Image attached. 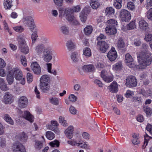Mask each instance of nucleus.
<instances>
[{"mask_svg":"<svg viewBox=\"0 0 152 152\" xmlns=\"http://www.w3.org/2000/svg\"><path fill=\"white\" fill-rule=\"evenodd\" d=\"M77 99L76 96L73 94L70 95L69 97V99L70 101L73 102H76L77 101Z\"/></svg>","mask_w":152,"mask_h":152,"instance_id":"obj_54","label":"nucleus"},{"mask_svg":"<svg viewBox=\"0 0 152 152\" xmlns=\"http://www.w3.org/2000/svg\"><path fill=\"white\" fill-rule=\"evenodd\" d=\"M46 136L47 139L51 140L54 138L55 135L53 132L48 131L46 132Z\"/></svg>","mask_w":152,"mask_h":152,"instance_id":"obj_35","label":"nucleus"},{"mask_svg":"<svg viewBox=\"0 0 152 152\" xmlns=\"http://www.w3.org/2000/svg\"><path fill=\"white\" fill-rule=\"evenodd\" d=\"M83 70L86 72H91L93 71L95 67L93 65L89 64L83 66L82 68Z\"/></svg>","mask_w":152,"mask_h":152,"instance_id":"obj_25","label":"nucleus"},{"mask_svg":"<svg viewBox=\"0 0 152 152\" xmlns=\"http://www.w3.org/2000/svg\"><path fill=\"white\" fill-rule=\"evenodd\" d=\"M77 146H80V147L81 148L86 149H89L90 147V146L88 144V142H86L78 143L77 144Z\"/></svg>","mask_w":152,"mask_h":152,"instance_id":"obj_29","label":"nucleus"},{"mask_svg":"<svg viewBox=\"0 0 152 152\" xmlns=\"http://www.w3.org/2000/svg\"><path fill=\"white\" fill-rule=\"evenodd\" d=\"M20 61L24 67L27 65V60L26 57L23 56H21L20 57Z\"/></svg>","mask_w":152,"mask_h":152,"instance_id":"obj_50","label":"nucleus"},{"mask_svg":"<svg viewBox=\"0 0 152 152\" xmlns=\"http://www.w3.org/2000/svg\"><path fill=\"white\" fill-rule=\"evenodd\" d=\"M119 16L123 21L127 22L129 21L131 18L130 12L125 9H122L120 10Z\"/></svg>","mask_w":152,"mask_h":152,"instance_id":"obj_6","label":"nucleus"},{"mask_svg":"<svg viewBox=\"0 0 152 152\" xmlns=\"http://www.w3.org/2000/svg\"><path fill=\"white\" fill-rule=\"evenodd\" d=\"M12 149L13 152H26L24 146L18 142H15L13 143Z\"/></svg>","mask_w":152,"mask_h":152,"instance_id":"obj_8","label":"nucleus"},{"mask_svg":"<svg viewBox=\"0 0 152 152\" xmlns=\"http://www.w3.org/2000/svg\"><path fill=\"white\" fill-rule=\"evenodd\" d=\"M122 63L121 61L117 62L113 66V69L115 71L120 70L122 69Z\"/></svg>","mask_w":152,"mask_h":152,"instance_id":"obj_28","label":"nucleus"},{"mask_svg":"<svg viewBox=\"0 0 152 152\" xmlns=\"http://www.w3.org/2000/svg\"><path fill=\"white\" fill-rule=\"evenodd\" d=\"M60 142L57 140H55L50 142L49 145L52 147H58L59 146Z\"/></svg>","mask_w":152,"mask_h":152,"instance_id":"obj_44","label":"nucleus"},{"mask_svg":"<svg viewBox=\"0 0 152 152\" xmlns=\"http://www.w3.org/2000/svg\"><path fill=\"white\" fill-rule=\"evenodd\" d=\"M80 18L81 21L83 22H85L87 18L86 14L83 11H82L80 13Z\"/></svg>","mask_w":152,"mask_h":152,"instance_id":"obj_48","label":"nucleus"},{"mask_svg":"<svg viewBox=\"0 0 152 152\" xmlns=\"http://www.w3.org/2000/svg\"><path fill=\"white\" fill-rule=\"evenodd\" d=\"M61 32L63 34H67L69 33V28L66 25L63 26L60 28Z\"/></svg>","mask_w":152,"mask_h":152,"instance_id":"obj_32","label":"nucleus"},{"mask_svg":"<svg viewBox=\"0 0 152 152\" xmlns=\"http://www.w3.org/2000/svg\"><path fill=\"white\" fill-rule=\"evenodd\" d=\"M4 5L5 9H8L12 6L11 0H4Z\"/></svg>","mask_w":152,"mask_h":152,"instance_id":"obj_34","label":"nucleus"},{"mask_svg":"<svg viewBox=\"0 0 152 152\" xmlns=\"http://www.w3.org/2000/svg\"><path fill=\"white\" fill-rule=\"evenodd\" d=\"M139 93L145 97H148V93L147 90L146 91L144 89H141L139 91Z\"/></svg>","mask_w":152,"mask_h":152,"instance_id":"obj_58","label":"nucleus"},{"mask_svg":"<svg viewBox=\"0 0 152 152\" xmlns=\"http://www.w3.org/2000/svg\"><path fill=\"white\" fill-rule=\"evenodd\" d=\"M83 54L86 56L90 57L91 55V52L90 48H85L83 50Z\"/></svg>","mask_w":152,"mask_h":152,"instance_id":"obj_41","label":"nucleus"},{"mask_svg":"<svg viewBox=\"0 0 152 152\" xmlns=\"http://www.w3.org/2000/svg\"><path fill=\"white\" fill-rule=\"evenodd\" d=\"M116 20L113 19H110L107 21V26L105 28L107 33L109 35H113L116 33V26L117 25Z\"/></svg>","mask_w":152,"mask_h":152,"instance_id":"obj_3","label":"nucleus"},{"mask_svg":"<svg viewBox=\"0 0 152 152\" xmlns=\"http://www.w3.org/2000/svg\"><path fill=\"white\" fill-rule=\"evenodd\" d=\"M147 17L148 19L152 20V8H151L148 12Z\"/></svg>","mask_w":152,"mask_h":152,"instance_id":"obj_64","label":"nucleus"},{"mask_svg":"<svg viewBox=\"0 0 152 152\" xmlns=\"http://www.w3.org/2000/svg\"><path fill=\"white\" fill-rule=\"evenodd\" d=\"M33 76L30 73H28L27 75V82L28 83H31L33 81Z\"/></svg>","mask_w":152,"mask_h":152,"instance_id":"obj_55","label":"nucleus"},{"mask_svg":"<svg viewBox=\"0 0 152 152\" xmlns=\"http://www.w3.org/2000/svg\"><path fill=\"white\" fill-rule=\"evenodd\" d=\"M144 137L145 140L144 142V145H145V146H146L148 144V143L149 140L150 139H152V137H149L147 134L145 135Z\"/></svg>","mask_w":152,"mask_h":152,"instance_id":"obj_52","label":"nucleus"},{"mask_svg":"<svg viewBox=\"0 0 152 152\" xmlns=\"http://www.w3.org/2000/svg\"><path fill=\"white\" fill-rule=\"evenodd\" d=\"M12 70L14 76L17 80L19 81V83L24 85L25 83L24 77L23 76L22 72L17 67H14L11 66Z\"/></svg>","mask_w":152,"mask_h":152,"instance_id":"obj_4","label":"nucleus"},{"mask_svg":"<svg viewBox=\"0 0 152 152\" xmlns=\"http://www.w3.org/2000/svg\"><path fill=\"white\" fill-rule=\"evenodd\" d=\"M28 100L26 96H21L18 99V106L20 108H26L28 106Z\"/></svg>","mask_w":152,"mask_h":152,"instance_id":"obj_14","label":"nucleus"},{"mask_svg":"<svg viewBox=\"0 0 152 152\" xmlns=\"http://www.w3.org/2000/svg\"><path fill=\"white\" fill-rule=\"evenodd\" d=\"M93 30V28L90 25H89L85 28L84 29V33L86 35H88L91 34Z\"/></svg>","mask_w":152,"mask_h":152,"instance_id":"obj_36","label":"nucleus"},{"mask_svg":"<svg viewBox=\"0 0 152 152\" xmlns=\"http://www.w3.org/2000/svg\"><path fill=\"white\" fill-rule=\"evenodd\" d=\"M68 144L72 146H75V145L77 146L78 143H77V141L74 140H70L67 142Z\"/></svg>","mask_w":152,"mask_h":152,"instance_id":"obj_60","label":"nucleus"},{"mask_svg":"<svg viewBox=\"0 0 152 152\" xmlns=\"http://www.w3.org/2000/svg\"><path fill=\"white\" fill-rule=\"evenodd\" d=\"M126 84L130 87H135L137 84V79L134 76H129L126 79Z\"/></svg>","mask_w":152,"mask_h":152,"instance_id":"obj_11","label":"nucleus"},{"mask_svg":"<svg viewBox=\"0 0 152 152\" xmlns=\"http://www.w3.org/2000/svg\"><path fill=\"white\" fill-rule=\"evenodd\" d=\"M109 60L111 61H115L117 57V54L115 48H111L109 51L107 55Z\"/></svg>","mask_w":152,"mask_h":152,"instance_id":"obj_16","label":"nucleus"},{"mask_svg":"<svg viewBox=\"0 0 152 152\" xmlns=\"http://www.w3.org/2000/svg\"><path fill=\"white\" fill-rule=\"evenodd\" d=\"M59 125V124L56 121H51L50 125L48 124L47 125L48 129L50 130H53L55 128Z\"/></svg>","mask_w":152,"mask_h":152,"instance_id":"obj_26","label":"nucleus"},{"mask_svg":"<svg viewBox=\"0 0 152 152\" xmlns=\"http://www.w3.org/2000/svg\"><path fill=\"white\" fill-rule=\"evenodd\" d=\"M24 25L27 26L32 31L35 28L34 20L31 16H24L22 20Z\"/></svg>","mask_w":152,"mask_h":152,"instance_id":"obj_5","label":"nucleus"},{"mask_svg":"<svg viewBox=\"0 0 152 152\" xmlns=\"http://www.w3.org/2000/svg\"><path fill=\"white\" fill-rule=\"evenodd\" d=\"M127 7L129 10L132 11L134 10L135 8L134 4L132 2H129L127 3Z\"/></svg>","mask_w":152,"mask_h":152,"instance_id":"obj_49","label":"nucleus"},{"mask_svg":"<svg viewBox=\"0 0 152 152\" xmlns=\"http://www.w3.org/2000/svg\"><path fill=\"white\" fill-rule=\"evenodd\" d=\"M117 45L118 48H124L125 47V43L122 38H120L118 39L117 43Z\"/></svg>","mask_w":152,"mask_h":152,"instance_id":"obj_42","label":"nucleus"},{"mask_svg":"<svg viewBox=\"0 0 152 152\" xmlns=\"http://www.w3.org/2000/svg\"><path fill=\"white\" fill-rule=\"evenodd\" d=\"M6 146V141L4 139L0 138V147L3 148Z\"/></svg>","mask_w":152,"mask_h":152,"instance_id":"obj_59","label":"nucleus"},{"mask_svg":"<svg viewBox=\"0 0 152 152\" xmlns=\"http://www.w3.org/2000/svg\"><path fill=\"white\" fill-rule=\"evenodd\" d=\"M134 92L129 90H128L125 94V96L127 97H130L131 96L134 95Z\"/></svg>","mask_w":152,"mask_h":152,"instance_id":"obj_63","label":"nucleus"},{"mask_svg":"<svg viewBox=\"0 0 152 152\" xmlns=\"http://www.w3.org/2000/svg\"><path fill=\"white\" fill-rule=\"evenodd\" d=\"M40 42L41 43H42L43 44H40L39 45L40 48H42L44 47V44L47 43L49 41V39L44 36H41L40 37Z\"/></svg>","mask_w":152,"mask_h":152,"instance_id":"obj_31","label":"nucleus"},{"mask_svg":"<svg viewBox=\"0 0 152 152\" xmlns=\"http://www.w3.org/2000/svg\"><path fill=\"white\" fill-rule=\"evenodd\" d=\"M32 70L35 74H38V63L37 62L32 63L31 65Z\"/></svg>","mask_w":152,"mask_h":152,"instance_id":"obj_27","label":"nucleus"},{"mask_svg":"<svg viewBox=\"0 0 152 152\" xmlns=\"http://www.w3.org/2000/svg\"><path fill=\"white\" fill-rule=\"evenodd\" d=\"M74 129L72 126H69L64 131V134L69 139H71L73 136Z\"/></svg>","mask_w":152,"mask_h":152,"instance_id":"obj_17","label":"nucleus"},{"mask_svg":"<svg viewBox=\"0 0 152 152\" xmlns=\"http://www.w3.org/2000/svg\"><path fill=\"white\" fill-rule=\"evenodd\" d=\"M133 59L132 56L129 53L126 54L125 57V61L126 64L131 68H133L134 66V64L132 63Z\"/></svg>","mask_w":152,"mask_h":152,"instance_id":"obj_18","label":"nucleus"},{"mask_svg":"<svg viewBox=\"0 0 152 152\" xmlns=\"http://www.w3.org/2000/svg\"><path fill=\"white\" fill-rule=\"evenodd\" d=\"M0 88L2 90L4 91H7L9 89V88L7 87L5 82L0 86Z\"/></svg>","mask_w":152,"mask_h":152,"instance_id":"obj_57","label":"nucleus"},{"mask_svg":"<svg viewBox=\"0 0 152 152\" xmlns=\"http://www.w3.org/2000/svg\"><path fill=\"white\" fill-rule=\"evenodd\" d=\"M18 110L19 115L20 117L24 118L31 123L33 122L34 117L29 111H25L23 112L19 109H18Z\"/></svg>","mask_w":152,"mask_h":152,"instance_id":"obj_7","label":"nucleus"},{"mask_svg":"<svg viewBox=\"0 0 152 152\" xmlns=\"http://www.w3.org/2000/svg\"><path fill=\"white\" fill-rule=\"evenodd\" d=\"M70 57L73 62H77L80 59L79 53L77 52H74L72 53Z\"/></svg>","mask_w":152,"mask_h":152,"instance_id":"obj_23","label":"nucleus"},{"mask_svg":"<svg viewBox=\"0 0 152 152\" xmlns=\"http://www.w3.org/2000/svg\"><path fill=\"white\" fill-rule=\"evenodd\" d=\"M59 123L63 126L66 127L68 126L67 123L64 117L61 116L59 117Z\"/></svg>","mask_w":152,"mask_h":152,"instance_id":"obj_40","label":"nucleus"},{"mask_svg":"<svg viewBox=\"0 0 152 152\" xmlns=\"http://www.w3.org/2000/svg\"><path fill=\"white\" fill-rule=\"evenodd\" d=\"M11 66H7V74L6 77V80L9 85H11L14 81V75L12 70H11Z\"/></svg>","mask_w":152,"mask_h":152,"instance_id":"obj_10","label":"nucleus"},{"mask_svg":"<svg viewBox=\"0 0 152 152\" xmlns=\"http://www.w3.org/2000/svg\"><path fill=\"white\" fill-rule=\"evenodd\" d=\"M114 10L112 7H107L105 10V13L106 15H108L113 14L114 13Z\"/></svg>","mask_w":152,"mask_h":152,"instance_id":"obj_39","label":"nucleus"},{"mask_svg":"<svg viewBox=\"0 0 152 152\" xmlns=\"http://www.w3.org/2000/svg\"><path fill=\"white\" fill-rule=\"evenodd\" d=\"M41 140L39 141V152H47L49 149L48 147H46L43 148L45 144V139L43 136H40L39 139Z\"/></svg>","mask_w":152,"mask_h":152,"instance_id":"obj_15","label":"nucleus"},{"mask_svg":"<svg viewBox=\"0 0 152 152\" xmlns=\"http://www.w3.org/2000/svg\"><path fill=\"white\" fill-rule=\"evenodd\" d=\"M66 18L69 22L70 23L75 25H77L78 23V22L75 17L72 15H67Z\"/></svg>","mask_w":152,"mask_h":152,"instance_id":"obj_22","label":"nucleus"},{"mask_svg":"<svg viewBox=\"0 0 152 152\" xmlns=\"http://www.w3.org/2000/svg\"><path fill=\"white\" fill-rule=\"evenodd\" d=\"M13 97L9 92L6 93L3 97V101L6 104H11L13 102Z\"/></svg>","mask_w":152,"mask_h":152,"instance_id":"obj_19","label":"nucleus"},{"mask_svg":"<svg viewBox=\"0 0 152 152\" xmlns=\"http://www.w3.org/2000/svg\"><path fill=\"white\" fill-rule=\"evenodd\" d=\"M4 68H0V76L4 77L6 75V72Z\"/></svg>","mask_w":152,"mask_h":152,"instance_id":"obj_61","label":"nucleus"},{"mask_svg":"<svg viewBox=\"0 0 152 152\" xmlns=\"http://www.w3.org/2000/svg\"><path fill=\"white\" fill-rule=\"evenodd\" d=\"M136 27L135 22L134 21H131L130 23L126 26L128 29L131 30L134 29Z\"/></svg>","mask_w":152,"mask_h":152,"instance_id":"obj_47","label":"nucleus"},{"mask_svg":"<svg viewBox=\"0 0 152 152\" xmlns=\"http://www.w3.org/2000/svg\"><path fill=\"white\" fill-rule=\"evenodd\" d=\"M16 138L17 140H19L21 142H26L28 138L27 135L24 132H22L17 135Z\"/></svg>","mask_w":152,"mask_h":152,"instance_id":"obj_21","label":"nucleus"},{"mask_svg":"<svg viewBox=\"0 0 152 152\" xmlns=\"http://www.w3.org/2000/svg\"><path fill=\"white\" fill-rule=\"evenodd\" d=\"M107 71L105 70H102L101 73V76L103 80L107 83H110L113 80L114 76L113 75H107Z\"/></svg>","mask_w":152,"mask_h":152,"instance_id":"obj_12","label":"nucleus"},{"mask_svg":"<svg viewBox=\"0 0 152 152\" xmlns=\"http://www.w3.org/2000/svg\"><path fill=\"white\" fill-rule=\"evenodd\" d=\"M66 45L67 48H74L76 47L75 44L71 40L68 41Z\"/></svg>","mask_w":152,"mask_h":152,"instance_id":"obj_53","label":"nucleus"},{"mask_svg":"<svg viewBox=\"0 0 152 152\" xmlns=\"http://www.w3.org/2000/svg\"><path fill=\"white\" fill-rule=\"evenodd\" d=\"M13 29L16 32L21 33L23 32L24 29L23 27L21 26H16L13 27Z\"/></svg>","mask_w":152,"mask_h":152,"instance_id":"obj_45","label":"nucleus"},{"mask_svg":"<svg viewBox=\"0 0 152 152\" xmlns=\"http://www.w3.org/2000/svg\"><path fill=\"white\" fill-rule=\"evenodd\" d=\"M97 45L100 48H108V45L105 42L103 41H99L98 42Z\"/></svg>","mask_w":152,"mask_h":152,"instance_id":"obj_43","label":"nucleus"},{"mask_svg":"<svg viewBox=\"0 0 152 152\" xmlns=\"http://www.w3.org/2000/svg\"><path fill=\"white\" fill-rule=\"evenodd\" d=\"M118 84L115 81H113L112 83L110 85L108 86L107 89L109 91L113 93H117L118 91Z\"/></svg>","mask_w":152,"mask_h":152,"instance_id":"obj_20","label":"nucleus"},{"mask_svg":"<svg viewBox=\"0 0 152 152\" xmlns=\"http://www.w3.org/2000/svg\"><path fill=\"white\" fill-rule=\"evenodd\" d=\"M18 40L20 47L21 48H26L27 47L24 37L21 36H19L18 38Z\"/></svg>","mask_w":152,"mask_h":152,"instance_id":"obj_24","label":"nucleus"},{"mask_svg":"<svg viewBox=\"0 0 152 152\" xmlns=\"http://www.w3.org/2000/svg\"><path fill=\"white\" fill-rule=\"evenodd\" d=\"M133 139H132V142L134 145H137L140 143L137 134H134L133 135Z\"/></svg>","mask_w":152,"mask_h":152,"instance_id":"obj_46","label":"nucleus"},{"mask_svg":"<svg viewBox=\"0 0 152 152\" xmlns=\"http://www.w3.org/2000/svg\"><path fill=\"white\" fill-rule=\"evenodd\" d=\"M137 20L140 29L144 31H148L149 29L148 25L145 20L140 17L138 18Z\"/></svg>","mask_w":152,"mask_h":152,"instance_id":"obj_13","label":"nucleus"},{"mask_svg":"<svg viewBox=\"0 0 152 152\" xmlns=\"http://www.w3.org/2000/svg\"><path fill=\"white\" fill-rule=\"evenodd\" d=\"M4 120L9 124L13 125L14 122L10 115L7 114H6L4 116Z\"/></svg>","mask_w":152,"mask_h":152,"instance_id":"obj_33","label":"nucleus"},{"mask_svg":"<svg viewBox=\"0 0 152 152\" xmlns=\"http://www.w3.org/2000/svg\"><path fill=\"white\" fill-rule=\"evenodd\" d=\"M37 32H34L32 34L31 37L33 43L35 42L36 40L37 39Z\"/></svg>","mask_w":152,"mask_h":152,"instance_id":"obj_51","label":"nucleus"},{"mask_svg":"<svg viewBox=\"0 0 152 152\" xmlns=\"http://www.w3.org/2000/svg\"><path fill=\"white\" fill-rule=\"evenodd\" d=\"M49 100L51 103L54 105L57 106L58 104V99L56 97H52L50 98L49 99Z\"/></svg>","mask_w":152,"mask_h":152,"instance_id":"obj_37","label":"nucleus"},{"mask_svg":"<svg viewBox=\"0 0 152 152\" xmlns=\"http://www.w3.org/2000/svg\"><path fill=\"white\" fill-rule=\"evenodd\" d=\"M69 110L70 113L72 114H76L77 113V111L75 108L73 106H71L69 108Z\"/></svg>","mask_w":152,"mask_h":152,"instance_id":"obj_56","label":"nucleus"},{"mask_svg":"<svg viewBox=\"0 0 152 152\" xmlns=\"http://www.w3.org/2000/svg\"><path fill=\"white\" fill-rule=\"evenodd\" d=\"M90 4L92 8L94 9L97 8L100 5L99 2L96 0H91Z\"/></svg>","mask_w":152,"mask_h":152,"instance_id":"obj_30","label":"nucleus"},{"mask_svg":"<svg viewBox=\"0 0 152 152\" xmlns=\"http://www.w3.org/2000/svg\"><path fill=\"white\" fill-rule=\"evenodd\" d=\"M145 40L147 41H150L152 40V34H149L146 35L144 38Z\"/></svg>","mask_w":152,"mask_h":152,"instance_id":"obj_62","label":"nucleus"},{"mask_svg":"<svg viewBox=\"0 0 152 152\" xmlns=\"http://www.w3.org/2000/svg\"><path fill=\"white\" fill-rule=\"evenodd\" d=\"M53 52L47 49H44L43 52L42 58L45 62L48 63L50 62L52 59V55Z\"/></svg>","mask_w":152,"mask_h":152,"instance_id":"obj_9","label":"nucleus"},{"mask_svg":"<svg viewBox=\"0 0 152 152\" xmlns=\"http://www.w3.org/2000/svg\"><path fill=\"white\" fill-rule=\"evenodd\" d=\"M143 110L145 113L147 115H151L152 113V109L149 107L144 106L143 107Z\"/></svg>","mask_w":152,"mask_h":152,"instance_id":"obj_38","label":"nucleus"},{"mask_svg":"<svg viewBox=\"0 0 152 152\" xmlns=\"http://www.w3.org/2000/svg\"><path fill=\"white\" fill-rule=\"evenodd\" d=\"M50 80V77L47 75H42L40 79V89L44 92L47 93L50 88L49 83Z\"/></svg>","mask_w":152,"mask_h":152,"instance_id":"obj_2","label":"nucleus"},{"mask_svg":"<svg viewBox=\"0 0 152 152\" xmlns=\"http://www.w3.org/2000/svg\"><path fill=\"white\" fill-rule=\"evenodd\" d=\"M140 69H142L149 65L152 61V54L148 51L141 52L137 55Z\"/></svg>","mask_w":152,"mask_h":152,"instance_id":"obj_1","label":"nucleus"}]
</instances>
